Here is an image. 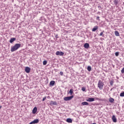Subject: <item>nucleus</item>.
I'll return each instance as SVG.
<instances>
[{
  "label": "nucleus",
  "instance_id": "72a5a7b5",
  "mask_svg": "<svg viewBox=\"0 0 124 124\" xmlns=\"http://www.w3.org/2000/svg\"><path fill=\"white\" fill-rule=\"evenodd\" d=\"M98 8H101V6H100V5L98 6Z\"/></svg>",
  "mask_w": 124,
  "mask_h": 124
},
{
  "label": "nucleus",
  "instance_id": "c85d7f7f",
  "mask_svg": "<svg viewBox=\"0 0 124 124\" xmlns=\"http://www.w3.org/2000/svg\"><path fill=\"white\" fill-rule=\"evenodd\" d=\"M46 97L45 96L43 98L42 101H45L46 100Z\"/></svg>",
  "mask_w": 124,
  "mask_h": 124
},
{
  "label": "nucleus",
  "instance_id": "f704fd0d",
  "mask_svg": "<svg viewBox=\"0 0 124 124\" xmlns=\"http://www.w3.org/2000/svg\"><path fill=\"white\" fill-rule=\"evenodd\" d=\"M2 108V106H0V109H1Z\"/></svg>",
  "mask_w": 124,
  "mask_h": 124
},
{
  "label": "nucleus",
  "instance_id": "0eeeda50",
  "mask_svg": "<svg viewBox=\"0 0 124 124\" xmlns=\"http://www.w3.org/2000/svg\"><path fill=\"white\" fill-rule=\"evenodd\" d=\"M50 105H58V103L56 101H51L50 102Z\"/></svg>",
  "mask_w": 124,
  "mask_h": 124
},
{
  "label": "nucleus",
  "instance_id": "393cba45",
  "mask_svg": "<svg viewBox=\"0 0 124 124\" xmlns=\"http://www.w3.org/2000/svg\"><path fill=\"white\" fill-rule=\"evenodd\" d=\"M120 96L121 97H124V92L123 93H121L120 94Z\"/></svg>",
  "mask_w": 124,
  "mask_h": 124
},
{
  "label": "nucleus",
  "instance_id": "20e7f679",
  "mask_svg": "<svg viewBox=\"0 0 124 124\" xmlns=\"http://www.w3.org/2000/svg\"><path fill=\"white\" fill-rule=\"evenodd\" d=\"M64 54V53L62 51H57L56 52V56H62Z\"/></svg>",
  "mask_w": 124,
  "mask_h": 124
},
{
  "label": "nucleus",
  "instance_id": "6e6552de",
  "mask_svg": "<svg viewBox=\"0 0 124 124\" xmlns=\"http://www.w3.org/2000/svg\"><path fill=\"white\" fill-rule=\"evenodd\" d=\"M86 101H88L89 102H93V101H94V98H88V99L86 100Z\"/></svg>",
  "mask_w": 124,
  "mask_h": 124
},
{
  "label": "nucleus",
  "instance_id": "1a4fd4ad",
  "mask_svg": "<svg viewBox=\"0 0 124 124\" xmlns=\"http://www.w3.org/2000/svg\"><path fill=\"white\" fill-rule=\"evenodd\" d=\"M84 48H85L86 49H89V48L90 47V44H88V43H85L84 45Z\"/></svg>",
  "mask_w": 124,
  "mask_h": 124
},
{
  "label": "nucleus",
  "instance_id": "f03ea898",
  "mask_svg": "<svg viewBox=\"0 0 124 124\" xmlns=\"http://www.w3.org/2000/svg\"><path fill=\"white\" fill-rule=\"evenodd\" d=\"M104 86V83L101 81L99 80L98 82V88H99V90H102L103 89V86Z\"/></svg>",
  "mask_w": 124,
  "mask_h": 124
},
{
  "label": "nucleus",
  "instance_id": "423d86ee",
  "mask_svg": "<svg viewBox=\"0 0 124 124\" xmlns=\"http://www.w3.org/2000/svg\"><path fill=\"white\" fill-rule=\"evenodd\" d=\"M25 72H26V73H30V72H31V68L29 67H26L25 68Z\"/></svg>",
  "mask_w": 124,
  "mask_h": 124
},
{
  "label": "nucleus",
  "instance_id": "412c9836",
  "mask_svg": "<svg viewBox=\"0 0 124 124\" xmlns=\"http://www.w3.org/2000/svg\"><path fill=\"white\" fill-rule=\"evenodd\" d=\"M109 83L110 86H113V84H114V81L113 80V79H111V80H110Z\"/></svg>",
  "mask_w": 124,
  "mask_h": 124
},
{
  "label": "nucleus",
  "instance_id": "f3484780",
  "mask_svg": "<svg viewBox=\"0 0 124 124\" xmlns=\"http://www.w3.org/2000/svg\"><path fill=\"white\" fill-rule=\"evenodd\" d=\"M114 34L116 36H120V33H119V31H115Z\"/></svg>",
  "mask_w": 124,
  "mask_h": 124
},
{
  "label": "nucleus",
  "instance_id": "2f4dec72",
  "mask_svg": "<svg viewBox=\"0 0 124 124\" xmlns=\"http://www.w3.org/2000/svg\"><path fill=\"white\" fill-rule=\"evenodd\" d=\"M100 36H102V35H103V32H101L100 33Z\"/></svg>",
  "mask_w": 124,
  "mask_h": 124
},
{
  "label": "nucleus",
  "instance_id": "6ab92c4d",
  "mask_svg": "<svg viewBox=\"0 0 124 124\" xmlns=\"http://www.w3.org/2000/svg\"><path fill=\"white\" fill-rule=\"evenodd\" d=\"M94 99H95V100H99L100 101H104V99H99V98H97V97H95L94 98Z\"/></svg>",
  "mask_w": 124,
  "mask_h": 124
},
{
  "label": "nucleus",
  "instance_id": "4be33fe9",
  "mask_svg": "<svg viewBox=\"0 0 124 124\" xmlns=\"http://www.w3.org/2000/svg\"><path fill=\"white\" fill-rule=\"evenodd\" d=\"M87 70L91 71L92 70V67H91V66H88L87 67Z\"/></svg>",
  "mask_w": 124,
  "mask_h": 124
},
{
  "label": "nucleus",
  "instance_id": "a878e982",
  "mask_svg": "<svg viewBox=\"0 0 124 124\" xmlns=\"http://www.w3.org/2000/svg\"><path fill=\"white\" fill-rule=\"evenodd\" d=\"M119 54H120V52H115V56H116V57H118V56H119Z\"/></svg>",
  "mask_w": 124,
  "mask_h": 124
},
{
  "label": "nucleus",
  "instance_id": "9b49d317",
  "mask_svg": "<svg viewBox=\"0 0 124 124\" xmlns=\"http://www.w3.org/2000/svg\"><path fill=\"white\" fill-rule=\"evenodd\" d=\"M15 41H16V38H11L10 40V43H13Z\"/></svg>",
  "mask_w": 124,
  "mask_h": 124
},
{
  "label": "nucleus",
  "instance_id": "4468645a",
  "mask_svg": "<svg viewBox=\"0 0 124 124\" xmlns=\"http://www.w3.org/2000/svg\"><path fill=\"white\" fill-rule=\"evenodd\" d=\"M49 85L50 86H54V85H55V81L54 80H52L50 82V83H49Z\"/></svg>",
  "mask_w": 124,
  "mask_h": 124
},
{
  "label": "nucleus",
  "instance_id": "ddd939ff",
  "mask_svg": "<svg viewBox=\"0 0 124 124\" xmlns=\"http://www.w3.org/2000/svg\"><path fill=\"white\" fill-rule=\"evenodd\" d=\"M81 105L83 106H85V105H89V103H88L87 102H83L81 103Z\"/></svg>",
  "mask_w": 124,
  "mask_h": 124
},
{
  "label": "nucleus",
  "instance_id": "cd10ccee",
  "mask_svg": "<svg viewBox=\"0 0 124 124\" xmlns=\"http://www.w3.org/2000/svg\"><path fill=\"white\" fill-rule=\"evenodd\" d=\"M121 73H122L123 74H124V67L123 68V69L121 70Z\"/></svg>",
  "mask_w": 124,
  "mask_h": 124
},
{
  "label": "nucleus",
  "instance_id": "c756f323",
  "mask_svg": "<svg viewBox=\"0 0 124 124\" xmlns=\"http://www.w3.org/2000/svg\"><path fill=\"white\" fill-rule=\"evenodd\" d=\"M99 16H97L96 17V20H97L98 21H100V19H99Z\"/></svg>",
  "mask_w": 124,
  "mask_h": 124
},
{
  "label": "nucleus",
  "instance_id": "473e14b6",
  "mask_svg": "<svg viewBox=\"0 0 124 124\" xmlns=\"http://www.w3.org/2000/svg\"><path fill=\"white\" fill-rule=\"evenodd\" d=\"M29 124H34L33 122V121H32V122H31Z\"/></svg>",
  "mask_w": 124,
  "mask_h": 124
},
{
  "label": "nucleus",
  "instance_id": "39448f33",
  "mask_svg": "<svg viewBox=\"0 0 124 124\" xmlns=\"http://www.w3.org/2000/svg\"><path fill=\"white\" fill-rule=\"evenodd\" d=\"M111 120H112V122L113 123H117V118H116V116L115 115H112Z\"/></svg>",
  "mask_w": 124,
  "mask_h": 124
},
{
  "label": "nucleus",
  "instance_id": "b1692460",
  "mask_svg": "<svg viewBox=\"0 0 124 124\" xmlns=\"http://www.w3.org/2000/svg\"><path fill=\"white\" fill-rule=\"evenodd\" d=\"M43 63L44 65H46V64H47V61L46 60L44 61L43 62Z\"/></svg>",
  "mask_w": 124,
  "mask_h": 124
},
{
  "label": "nucleus",
  "instance_id": "9d476101",
  "mask_svg": "<svg viewBox=\"0 0 124 124\" xmlns=\"http://www.w3.org/2000/svg\"><path fill=\"white\" fill-rule=\"evenodd\" d=\"M37 111V108L36 107H35L33 109H32V114H35L36 112Z\"/></svg>",
  "mask_w": 124,
  "mask_h": 124
},
{
  "label": "nucleus",
  "instance_id": "bb28decb",
  "mask_svg": "<svg viewBox=\"0 0 124 124\" xmlns=\"http://www.w3.org/2000/svg\"><path fill=\"white\" fill-rule=\"evenodd\" d=\"M81 90H82V91H83V92H85L86 91V88L82 87Z\"/></svg>",
  "mask_w": 124,
  "mask_h": 124
},
{
  "label": "nucleus",
  "instance_id": "e433bc0d",
  "mask_svg": "<svg viewBox=\"0 0 124 124\" xmlns=\"http://www.w3.org/2000/svg\"><path fill=\"white\" fill-rule=\"evenodd\" d=\"M93 124H96V123H93Z\"/></svg>",
  "mask_w": 124,
  "mask_h": 124
},
{
  "label": "nucleus",
  "instance_id": "2eb2a0df",
  "mask_svg": "<svg viewBox=\"0 0 124 124\" xmlns=\"http://www.w3.org/2000/svg\"><path fill=\"white\" fill-rule=\"evenodd\" d=\"M98 29V27L94 26V28L92 29V31H95Z\"/></svg>",
  "mask_w": 124,
  "mask_h": 124
},
{
  "label": "nucleus",
  "instance_id": "7ed1b4c3",
  "mask_svg": "<svg viewBox=\"0 0 124 124\" xmlns=\"http://www.w3.org/2000/svg\"><path fill=\"white\" fill-rule=\"evenodd\" d=\"M73 97H74V96L71 95L70 96L65 97L63 99L65 101H68L69 100H71Z\"/></svg>",
  "mask_w": 124,
  "mask_h": 124
},
{
  "label": "nucleus",
  "instance_id": "f8f14e48",
  "mask_svg": "<svg viewBox=\"0 0 124 124\" xmlns=\"http://www.w3.org/2000/svg\"><path fill=\"white\" fill-rule=\"evenodd\" d=\"M39 123V119H35L33 121V123L34 124H38Z\"/></svg>",
  "mask_w": 124,
  "mask_h": 124
},
{
  "label": "nucleus",
  "instance_id": "f257e3e1",
  "mask_svg": "<svg viewBox=\"0 0 124 124\" xmlns=\"http://www.w3.org/2000/svg\"><path fill=\"white\" fill-rule=\"evenodd\" d=\"M21 47V44H16L14 46H12L11 49L12 52H15L18 50Z\"/></svg>",
  "mask_w": 124,
  "mask_h": 124
},
{
  "label": "nucleus",
  "instance_id": "c9c22d12",
  "mask_svg": "<svg viewBox=\"0 0 124 124\" xmlns=\"http://www.w3.org/2000/svg\"><path fill=\"white\" fill-rule=\"evenodd\" d=\"M112 90H113V88H111V89H110V91H112Z\"/></svg>",
  "mask_w": 124,
  "mask_h": 124
},
{
  "label": "nucleus",
  "instance_id": "aec40b11",
  "mask_svg": "<svg viewBox=\"0 0 124 124\" xmlns=\"http://www.w3.org/2000/svg\"><path fill=\"white\" fill-rule=\"evenodd\" d=\"M109 102H111V103H112V102H114V100L113 98H110L109 99Z\"/></svg>",
  "mask_w": 124,
  "mask_h": 124
},
{
  "label": "nucleus",
  "instance_id": "a211bd4d",
  "mask_svg": "<svg viewBox=\"0 0 124 124\" xmlns=\"http://www.w3.org/2000/svg\"><path fill=\"white\" fill-rule=\"evenodd\" d=\"M69 93H70V95H72L73 94V90L72 89L70 90Z\"/></svg>",
  "mask_w": 124,
  "mask_h": 124
},
{
  "label": "nucleus",
  "instance_id": "7c9ffc66",
  "mask_svg": "<svg viewBox=\"0 0 124 124\" xmlns=\"http://www.w3.org/2000/svg\"><path fill=\"white\" fill-rule=\"evenodd\" d=\"M60 75H61V76H62V75H63V72H60Z\"/></svg>",
  "mask_w": 124,
  "mask_h": 124
},
{
  "label": "nucleus",
  "instance_id": "dca6fc26",
  "mask_svg": "<svg viewBox=\"0 0 124 124\" xmlns=\"http://www.w3.org/2000/svg\"><path fill=\"white\" fill-rule=\"evenodd\" d=\"M66 122H67V123H72V119H71V118H67L66 119Z\"/></svg>",
  "mask_w": 124,
  "mask_h": 124
},
{
  "label": "nucleus",
  "instance_id": "5701e85b",
  "mask_svg": "<svg viewBox=\"0 0 124 124\" xmlns=\"http://www.w3.org/2000/svg\"><path fill=\"white\" fill-rule=\"evenodd\" d=\"M113 2L115 4V5H117L118 4V0H114Z\"/></svg>",
  "mask_w": 124,
  "mask_h": 124
}]
</instances>
